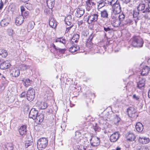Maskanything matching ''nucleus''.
I'll return each instance as SVG.
<instances>
[{
	"instance_id": "nucleus-1",
	"label": "nucleus",
	"mask_w": 150,
	"mask_h": 150,
	"mask_svg": "<svg viewBox=\"0 0 150 150\" xmlns=\"http://www.w3.org/2000/svg\"><path fill=\"white\" fill-rule=\"evenodd\" d=\"M132 45L135 47H142L144 42L142 39L139 37H133L131 40Z\"/></svg>"
},
{
	"instance_id": "nucleus-2",
	"label": "nucleus",
	"mask_w": 150,
	"mask_h": 150,
	"mask_svg": "<svg viewBox=\"0 0 150 150\" xmlns=\"http://www.w3.org/2000/svg\"><path fill=\"white\" fill-rule=\"evenodd\" d=\"M48 140L46 138H40L37 141L38 148L41 150L45 149L48 144Z\"/></svg>"
},
{
	"instance_id": "nucleus-3",
	"label": "nucleus",
	"mask_w": 150,
	"mask_h": 150,
	"mask_svg": "<svg viewBox=\"0 0 150 150\" xmlns=\"http://www.w3.org/2000/svg\"><path fill=\"white\" fill-rule=\"evenodd\" d=\"M147 1L148 2V0H143L140 2L138 6H137V9L139 12H141L142 13H144L145 11L148 10L147 7L146 8V3Z\"/></svg>"
},
{
	"instance_id": "nucleus-4",
	"label": "nucleus",
	"mask_w": 150,
	"mask_h": 150,
	"mask_svg": "<svg viewBox=\"0 0 150 150\" xmlns=\"http://www.w3.org/2000/svg\"><path fill=\"white\" fill-rule=\"evenodd\" d=\"M98 13H92L88 16V18L87 21L88 23H91L92 22H95L97 21L98 19Z\"/></svg>"
},
{
	"instance_id": "nucleus-5",
	"label": "nucleus",
	"mask_w": 150,
	"mask_h": 150,
	"mask_svg": "<svg viewBox=\"0 0 150 150\" xmlns=\"http://www.w3.org/2000/svg\"><path fill=\"white\" fill-rule=\"evenodd\" d=\"M27 100L31 101L34 99L35 96V90L32 88H30L27 91L26 93Z\"/></svg>"
},
{
	"instance_id": "nucleus-6",
	"label": "nucleus",
	"mask_w": 150,
	"mask_h": 150,
	"mask_svg": "<svg viewBox=\"0 0 150 150\" xmlns=\"http://www.w3.org/2000/svg\"><path fill=\"white\" fill-rule=\"evenodd\" d=\"M113 11L112 10V16L119 13L121 11V7L119 3L117 2L113 6ZM113 17L114 16H113Z\"/></svg>"
},
{
	"instance_id": "nucleus-7",
	"label": "nucleus",
	"mask_w": 150,
	"mask_h": 150,
	"mask_svg": "<svg viewBox=\"0 0 150 150\" xmlns=\"http://www.w3.org/2000/svg\"><path fill=\"white\" fill-rule=\"evenodd\" d=\"M127 112L128 113V116L131 117H137V115L136 114V110L133 107H130L127 109Z\"/></svg>"
},
{
	"instance_id": "nucleus-8",
	"label": "nucleus",
	"mask_w": 150,
	"mask_h": 150,
	"mask_svg": "<svg viewBox=\"0 0 150 150\" xmlns=\"http://www.w3.org/2000/svg\"><path fill=\"white\" fill-rule=\"evenodd\" d=\"M38 114V110L35 108H32L30 112L29 117L34 120V119H36L37 116Z\"/></svg>"
},
{
	"instance_id": "nucleus-9",
	"label": "nucleus",
	"mask_w": 150,
	"mask_h": 150,
	"mask_svg": "<svg viewBox=\"0 0 150 150\" xmlns=\"http://www.w3.org/2000/svg\"><path fill=\"white\" fill-rule=\"evenodd\" d=\"M86 10L88 11H89L93 8V6H95L96 4V2L94 1L93 0H87L86 1Z\"/></svg>"
},
{
	"instance_id": "nucleus-10",
	"label": "nucleus",
	"mask_w": 150,
	"mask_h": 150,
	"mask_svg": "<svg viewBox=\"0 0 150 150\" xmlns=\"http://www.w3.org/2000/svg\"><path fill=\"white\" fill-rule=\"evenodd\" d=\"M120 134L118 132H114L110 137V139L111 142H115L119 139Z\"/></svg>"
},
{
	"instance_id": "nucleus-11",
	"label": "nucleus",
	"mask_w": 150,
	"mask_h": 150,
	"mask_svg": "<svg viewBox=\"0 0 150 150\" xmlns=\"http://www.w3.org/2000/svg\"><path fill=\"white\" fill-rule=\"evenodd\" d=\"M90 142L91 145L93 146H96L100 144L99 139L97 137H94L90 139Z\"/></svg>"
},
{
	"instance_id": "nucleus-12",
	"label": "nucleus",
	"mask_w": 150,
	"mask_h": 150,
	"mask_svg": "<svg viewBox=\"0 0 150 150\" xmlns=\"http://www.w3.org/2000/svg\"><path fill=\"white\" fill-rule=\"evenodd\" d=\"M11 66L9 61H6L2 63L0 65V68L2 69H5L9 68Z\"/></svg>"
},
{
	"instance_id": "nucleus-13",
	"label": "nucleus",
	"mask_w": 150,
	"mask_h": 150,
	"mask_svg": "<svg viewBox=\"0 0 150 150\" xmlns=\"http://www.w3.org/2000/svg\"><path fill=\"white\" fill-rule=\"evenodd\" d=\"M150 71V68L146 66H144L142 69L141 75L142 76L147 75Z\"/></svg>"
},
{
	"instance_id": "nucleus-14",
	"label": "nucleus",
	"mask_w": 150,
	"mask_h": 150,
	"mask_svg": "<svg viewBox=\"0 0 150 150\" xmlns=\"http://www.w3.org/2000/svg\"><path fill=\"white\" fill-rule=\"evenodd\" d=\"M138 140L140 143L143 144H145L149 142V138L145 137H139Z\"/></svg>"
},
{
	"instance_id": "nucleus-15",
	"label": "nucleus",
	"mask_w": 150,
	"mask_h": 150,
	"mask_svg": "<svg viewBox=\"0 0 150 150\" xmlns=\"http://www.w3.org/2000/svg\"><path fill=\"white\" fill-rule=\"evenodd\" d=\"M145 79L140 78L138 82L137 83V87L139 89H141L144 87L145 85Z\"/></svg>"
},
{
	"instance_id": "nucleus-16",
	"label": "nucleus",
	"mask_w": 150,
	"mask_h": 150,
	"mask_svg": "<svg viewBox=\"0 0 150 150\" xmlns=\"http://www.w3.org/2000/svg\"><path fill=\"white\" fill-rule=\"evenodd\" d=\"M24 17L23 16H19L16 18L15 23L16 25L19 26L21 25L23 21Z\"/></svg>"
},
{
	"instance_id": "nucleus-17",
	"label": "nucleus",
	"mask_w": 150,
	"mask_h": 150,
	"mask_svg": "<svg viewBox=\"0 0 150 150\" xmlns=\"http://www.w3.org/2000/svg\"><path fill=\"white\" fill-rule=\"evenodd\" d=\"M44 118V116L43 114L40 113L38 114L37 116L36 119H34V120H35L36 122L37 123L39 124L43 121Z\"/></svg>"
},
{
	"instance_id": "nucleus-18",
	"label": "nucleus",
	"mask_w": 150,
	"mask_h": 150,
	"mask_svg": "<svg viewBox=\"0 0 150 150\" xmlns=\"http://www.w3.org/2000/svg\"><path fill=\"white\" fill-rule=\"evenodd\" d=\"M84 13V10L82 8H78L76 11V16L78 18L81 17Z\"/></svg>"
},
{
	"instance_id": "nucleus-19",
	"label": "nucleus",
	"mask_w": 150,
	"mask_h": 150,
	"mask_svg": "<svg viewBox=\"0 0 150 150\" xmlns=\"http://www.w3.org/2000/svg\"><path fill=\"white\" fill-rule=\"evenodd\" d=\"M52 47L55 50L58 54L59 53L62 54H64L66 50V49L65 48L61 49L59 47H56L55 45L54 44L52 45Z\"/></svg>"
},
{
	"instance_id": "nucleus-20",
	"label": "nucleus",
	"mask_w": 150,
	"mask_h": 150,
	"mask_svg": "<svg viewBox=\"0 0 150 150\" xmlns=\"http://www.w3.org/2000/svg\"><path fill=\"white\" fill-rule=\"evenodd\" d=\"M64 21L66 23L67 25H71L73 21V19L72 18L71 16L69 15L67 16L66 17H65L64 19Z\"/></svg>"
},
{
	"instance_id": "nucleus-21",
	"label": "nucleus",
	"mask_w": 150,
	"mask_h": 150,
	"mask_svg": "<svg viewBox=\"0 0 150 150\" xmlns=\"http://www.w3.org/2000/svg\"><path fill=\"white\" fill-rule=\"evenodd\" d=\"M27 127L25 125L21 126L19 129V132L20 135H25L27 132Z\"/></svg>"
},
{
	"instance_id": "nucleus-22",
	"label": "nucleus",
	"mask_w": 150,
	"mask_h": 150,
	"mask_svg": "<svg viewBox=\"0 0 150 150\" xmlns=\"http://www.w3.org/2000/svg\"><path fill=\"white\" fill-rule=\"evenodd\" d=\"M79 38V34H76L74 35L71 39V42L72 44L77 43L78 42V40Z\"/></svg>"
},
{
	"instance_id": "nucleus-23",
	"label": "nucleus",
	"mask_w": 150,
	"mask_h": 150,
	"mask_svg": "<svg viewBox=\"0 0 150 150\" xmlns=\"http://www.w3.org/2000/svg\"><path fill=\"white\" fill-rule=\"evenodd\" d=\"M10 21V19L8 18L4 19L1 21L0 25L2 27L7 26L9 24Z\"/></svg>"
},
{
	"instance_id": "nucleus-24",
	"label": "nucleus",
	"mask_w": 150,
	"mask_h": 150,
	"mask_svg": "<svg viewBox=\"0 0 150 150\" xmlns=\"http://www.w3.org/2000/svg\"><path fill=\"white\" fill-rule=\"evenodd\" d=\"M135 128L137 131L139 132H141L143 130L144 127L142 123L138 122L135 126Z\"/></svg>"
},
{
	"instance_id": "nucleus-25",
	"label": "nucleus",
	"mask_w": 150,
	"mask_h": 150,
	"mask_svg": "<svg viewBox=\"0 0 150 150\" xmlns=\"http://www.w3.org/2000/svg\"><path fill=\"white\" fill-rule=\"evenodd\" d=\"M47 5L48 8L52 9L54 7L55 3V0H46Z\"/></svg>"
},
{
	"instance_id": "nucleus-26",
	"label": "nucleus",
	"mask_w": 150,
	"mask_h": 150,
	"mask_svg": "<svg viewBox=\"0 0 150 150\" xmlns=\"http://www.w3.org/2000/svg\"><path fill=\"white\" fill-rule=\"evenodd\" d=\"M121 24V22L120 20L117 19H114L111 23L112 25L115 27H118Z\"/></svg>"
},
{
	"instance_id": "nucleus-27",
	"label": "nucleus",
	"mask_w": 150,
	"mask_h": 150,
	"mask_svg": "<svg viewBox=\"0 0 150 150\" xmlns=\"http://www.w3.org/2000/svg\"><path fill=\"white\" fill-rule=\"evenodd\" d=\"M100 16L101 17L107 18L108 17V13L106 10L104 9L100 12Z\"/></svg>"
},
{
	"instance_id": "nucleus-28",
	"label": "nucleus",
	"mask_w": 150,
	"mask_h": 150,
	"mask_svg": "<svg viewBox=\"0 0 150 150\" xmlns=\"http://www.w3.org/2000/svg\"><path fill=\"white\" fill-rule=\"evenodd\" d=\"M74 44L75 45L71 47L69 50V51L71 52H74L78 50H79L80 49V47L79 46L76 45V44Z\"/></svg>"
},
{
	"instance_id": "nucleus-29",
	"label": "nucleus",
	"mask_w": 150,
	"mask_h": 150,
	"mask_svg": "<svg viewBox=\"0 0 150 150\" xmlns=\"http://www.w3.org/2000/svg\"><path fill=\"white\" fill-rule=\"evenodd\" d=\"M20 74V72L19 69H14L12 70L11 74L13 76L17 77L19 76Z\"/></svg>"
},
{
	"instance_id": "nucleus-30",
	"label": "nucleus",
	"mask_w": 150,
	"mask_h": 150,
	"mask_svg": "<svg viewBox=\"0 0 150 150\" xmlns=\"http://www.w3.org/2000/svg\"><path fill=\"white\" fill-rule=\"evenodd\" d=\"M13 149V147L12 143H8L6 144L4 148L5 150H12Z\"/></svg>"
},
{
	"instance_id": "nucleus-31",
	"label": "nucleus",
	"mask_w": 150,
	"mask_h": 150,
	"mask_svg": "<svg viewBox=\"0 0 150 150\" xmlns=\"http://www.w3.org/2000/svg\"><path fill=\"white\" fill-rule=\"evenodd\" d=\"M128 140L130 141H134L135 139V136L134 134L132 133H130L128 134L127 137Z\"/></svg>"
},
{
	"instance_id": "nucleus-32",
	"label": "nucleus",
	"mask_w": 150,
	"mask_h": 150,
	"mask_svg": "<svg viewBox=\"0 0 150 150\" xmlns=\"http://www.w3.org/2000/svg\"><path fill=\"white\" fill-rule=\"evenodd\" d=\"M49 25L52 28H55L56 24L55 23V21L53 18H51L49 21Z\"/></svg>"
},
{
	"instance_id": "nucleus-33",
	"label": "nucleus",
	"mask_w": 150,
	"mask_h": 150,
	"mask_svg": "<svg viewBox=\"0 0 150 150\" xmlns=\"http://www.w3.org/2000/svg\"><path fill=\"white\" fill-rule=\"evenodd\" d=\"M0 55L3 57H6L7 55V52L6 50L0 48Z\"/></svg>"
},
{
	"instance_id": "nucleus-34",
	"label": "nucleus",
	"mask_w": 150,
	"mask_h": 150,
	"mask_svg": "<svg viewBox=\"0 0 150 150\" xmlns=\"http://www.w3.org/2000/svg\"><path fill=\"white\" fill-rule=\"evenodd\" d=\"M40 108L41 109H46L47 107V104L44 102L40 103Z\"/></svg>"
},
{
	"instance_id": "nucleus-35",
	"label": "nucleus",
	"mask_w": 150,
	"mask_h": 150,
	"mask_svg": "<svg viewBox=\"0 0 150 150\" xmlns=\"http://www.w3.org/2000/svg\"><path fill=\"white\" fill-rule=\"evenodd\" d=\"M32 81L29 79H26L25 80L24 83V85L26 87L30 86L31 83Z\"/></svg>"
},
{
	"instance_id": "nucleus-36",
	"label": "nucleus",
	"mask_w": 150,
	"mask_h": 150,
	"mask_svg": "<svg viewBox=\"0 0 150 150\" xmlns=\"http://www.w3.org/2000/svg\"><path fill=\"white\" fill-rule=\"evenodd\" d=\"M145 12L144 13H145V14L144 16L145 18L150 19V10L148 8V10H147L146 11H145Z\"/></svg>"
},
{
	"instance_id": "nucleus-37",
	"label": "nucleus",
	"mask_w": 150,
	"mask_h": 150,
	"mask_svg": "<svg viewBox=\"0 0 150 150\" xmlns=\"http://www.w3.org/2000/svg\"><path fill=\"white\" fill-rule=\"evenodd\" d=\"M59 42L60 43H61L63 44L65 43V40L63 38H57L55 40V42Z\"/></svg>"
},
{
	"instance_id": "nucleus-38",
	"label": "nucleus",
	"mask_w": 150,
	"mask_h": 150,
	"mask_svg": "<svg viewBox=\"0 0 150 150\" xmlns=\"http://www.w3.org/2000/svg\"><path fill=\"white\" fill-rule=\"evenodd\" d=\"M30 68L28 66H27L25 64H23L21 65L20 67L21 70L22 71H24Z\"/></svg>"
},
{
	"instance_id": "nucleus-39",
	"label": "nucleus",
	"mask_w": 150,
	"mask_h": 150,
	"mask_svg": "<svg viewBox=\"0 0 150 150\" xmlns=\"http://www.w3.org/2000/svg\"><path fill=\"white\" fill-rule=\"evenodd\" d=\"M119 20H120V22L123 21L125 18V16L123 14H120L119 16Z\"/></svg>"
},
{
	"instance_id": "nucleus-40",
	"label": "nucleus",
	"mask_w": 150,
	"mask_h": 150,
	"mask_svg": "<svg viewBox=\"0 0 150 150\" xmlns=\"http://www.w3.org/2000/svg\"><path fill=\"white\" fill-rule=\"evenodd\" d=\"M32 144V142L31 141H27L25 143V146L27 148L28 146L30 145H31Z\"/></svg>"
},
{
	"instance_id": "nucleus-41",
	"label": "nucleus",
	"mask_w": 150,
	"mask_h": 150,
	"mask_svg": "<svg viewBox=\"0 0 150 150\" xmlns=\"http://www.w3.org/2000/svg\"><path fill=\"white\" fill-rule=\"evenodd\" d=\"M125 22V24H129V25L132 24L133 23L132 21L129 19L126 20Z\"/></svg>"
},
{
	"instance_id": "nucleus-42",
	"label": "nucleus",
	"mask_w": 150,
	"mask_h": 150,
	"mask_svg": "<svg viewBox=\"0 0 150 150\" xmlns=\"http://www.w3.org/2000/svg\"><path fill=\"white\" fill-rule=\"evenodd\" d=\"M8 83V81L4 79L2 81L1 84L2 86H6Z\"/></svg>"
},
{
	"instance_id": "nucleus-43",
	"label": "nucleus",
	"mask_w": 150,
	"mask_h": 150,
	"mask_svg": "<svg viewBox=\"0 0 150 150\" xmlns=\"http://www.w3.org/2000/svg\"><path fill=\"white\" fill-rule=\"evenodd\" d=\"M88 34V32L87 31H83L81 32V35L82 36L84 37H86L87 36Z\"/></svg>"
},
{
	"instance_id": "nucleus-44",
	"label": "nucleus",
	"mask_w": 150,
	"mask_h": 150,
	"mask_svg": "<svg viewBox=\"0 0 150 150\" xmlns=\"http://www.w3.org/2000/svg\"><path fill=\"white\" fill-rule=\"evenodd\" d=\"M33 24H34V22L30 23L29 24L28 27L31 30L34 27Z\"/></svg>"
},
{
	"instance_id": "nucleus-45",
	"label": "nucleus",
	"mask_w": 150,
	"mask_h": 150,
	"mask_svg": "<svg viewBox=\"0 0 150 150\" xmlns=\"http://www.w3.org/2000/svg\"><path fill=\"white\" fill-rule=\"evenodd\" d=\"M139 12H137L136 11H134V13L133 14V16L134 18L137 17L138 15L139 14Z\"/></svg>"
},
{
	"instance_id": "nucleus-46",
	"label": "nucleus",
	"mask_w": 150,
	"mask_h": 150,
	"mask_svg": "<svg viewBox=\"0 0 150 150\" xmlns=\"http://www.w3.org/2000/svg\"><path fill=\"white\" fill-rule=\"evenodd\" d=\"M133 98L137 101H139V97L138 96H137L135 94H134L133 96Z\"/></svg>"
},
{
	"instance_id": "nucleus-47",
	"label": "nucleus",
	"mask_w": 150,
	"mask_h": 150,
	"mask_svg": "<svg viewBox=\"0 0 150 150\" xmlns=\"http://www.w3.org/2000/svg\"><path fill=\"white\" fill-rule=\"evenodd\" d=\"M111 5H114L115 4H116V2H117V3H119V2L117 1V0H111Z\"/></svg>"
},
{
	"instance_id": "nucleus-48",
	"label": "nucleus",
	"mask_w": 150,
	"mask_h": 150,
	"mask_svg": "<svg viewBox=\"0 0 150 150\" xmlns=\"http://www.w3.org/2000/svg\"><path fill=\"white\" fill-rule=\"evenodd\" d=\"M104 30L106 32H108V31H110L111 30L110 28L109 27H106L104 26L103 27Z\"/></svg>"
},
{
	"instance_id": "nucleus-49",
	"label": "nucleus",
	"mask_w": 150,
	"mask_h": 150,
	"mask_svg": "<svg viewBox=\"0 0 150 150\" xmlns=\"http://www.w3.org/2000/svg\"><path fill=\"white\" fill-rule=\"evenodd\" d=\"M111 0H104V4H110L111 5Z\"/></svg>"
},
{
	"instance_id": "nucleus-50",
	"label": "nucleus",
	"mask_w": 150,
	"mask_h": 150,
	"mask_svg": "<svg viewBox=\"0 0 150 150\" xmlns=\"http://www.w3.org/2000/svg\"><path fill=\"white\" fill-rule=\"evenodd\" d=\"M138 150H149V149L147 147L144 146L141 147Z\"/></svg>"
},
{
	"instance_id": "nucleus-51",
	"label": "nucleus",
	"mask_w": 150,
	"mask_h": 150,
	"mask_svg": "<svg viewBox=\"0 0 150 150\" xmlns=\"http://www.w3.org/2000/svg\"><path fill=\"white\" fill-rule=\"evenodd\" d=\"M98 5H100L102 4H104V0H100L99 1L98 3Z\"/></svg>"
},
{
	"instance_id": "nucleus-52",
	"label": "nucleus",
	"mask_w": 150,
	"mask_h": 150,
	"mask_svg": "<svg viewBox=\"0 0 150 150\" xmlns=\"http://www.w3.org/2000/svg\"><path fill=\"white\" fill-rule=\"evenodd\" d=\"M94 36V35L93 34H91L89 36V37L88 38V39L90 40H91L93 38Z\"/></svg>"
},
{
	"instance_id": "nucleus-53",
	"label": "nucleus",
	"mask_w": 150,
	"mask_h": 150,
	"mask_svg": "<svg viewBox=\"0 0 150 150\" xmlns=\"http://www.w3.org/2000/svg\"><path fill=\"white\" fill-rule=\"evenodd\" d=\"M4 3L1 1L0 4V10H1L3 8Z\"/></svg>"
},
{
	"instance_id": "nucleus-54",
	"label": "nucleus",
	"mask_w": 150,
	"mask_h": 150,
	"mask_svg": "<svg viewBox=\"0 0 150 150\" xmlns=\"http://www.w3.org/2000/svg\"><path fill=\"white\" fill-rule=\"evenodd\" d=\"M26 94V93L25 92H23L21 94V96L20 97L21 98H23L24 97Z\"/></svg>"
},
{
	"instance_id": "nucleus-55",
	"label": "nucleus",
	"mask_w": 150,
	"mask_h": 150,
	"mask_svg": "<svg viewBox=\"0 0 150 150\" xmlns=\"http://www.w3.org/2000/svg\"><path fill=\"white\" fill-rule=\"evenodd\" d=\"M83 21L82 20L78 21L77 23L79 26L83 24Z\"/></svg>"
},
{
	"instance_id": "nucleus-56",
	"label": "nucleus",
	"mask_w": 150,
	"mask_h": 150,
	"mask_svg": "<svg viewBox=\"0 0 150 150\" xmlns=\"http://www.w3.org/2000/svg\"><path fill=\"white\" fill-rule=\"evenodd\" d=\"M24 15V16H25L26 18H27L28 16L29 13L28 12H25Z\"/></svg>"
},
{
	"instance_id": "nucleus-57",
	"label": "nucleus",
	"mask_w": 150,
	"mask_h": 150,
	"mask_svg": "<svg viewBox=\"0 0 150 150\" xmlns=\"http://www.w3.org/2000/svg\"><path fill=\"white\" fill-rule=\"evenodd\" d=\"M21 13H22V12L24 11H25V8H24V7L23 6H22L21 7Z\"/></svg>"
},
{
	"instance_id": "nucleus-58",
	"label": "nucleus",
	"mask_w": 150,
	"mask_h": 150,
	"mask_svg": "<svg viewBox=\"0 0 150 150\" xmlns=\"http://www.w3.org/2000/svg\"><path fill=\"white\" fill-rule=\"evenodd\" d=\"M105 5L104 4H102V5H98V8L100 9L102 8V7L104 6Z\"/></svg>"
},
{
	"instance_id": "nucleus-59",
	"label": "nucleus",
	"mask_w": 150,
	"mask_h": 150,
	"mask_svg": "<svg viewBox=\"0 0 150 150\" xmlns=\"http://www.w3.org/2000/svg\"><path fill=\"white\" fill-rule=\"evenodd\" d=\"M73 25H72L70 26L67 28L66 31H67V30L68 31H69L70 30V29L71 28L73 27Z\"/></svg>"
},
{
	"instance_id": "nucleus-60",
	"label": "nucleus",
	"mask_w": 150,
	"mask_h": 150,
	"mask_svg": "<svg viewBox=\"0 0 150 150\" xmlns=\"http://www.w3.org/2000/svg\"><path fill=\"white\" fill-rule=\"evenodd\" d=\"M147 3H148V8H150V0L149 1V0H148V2H147Z\"/></svg>"
},
{
	"instance_id": "nucleus-61",
	"label": "nucleus",
	"mask_w": 150,
	"mask_h": 150,
	"mask_svg": "<svg viewBox=\"0 0 150 150\" xmlns=\"http://www.w3.org/2000/svg\"><path fill=\"white\" fill-rule=\"evenodd\" d=\"M148 96L150 98V89L149 90L148 93Z\"/></svg>"
},
{
	"instance_id": "nucleus-62",
	"label": "nucleus",
	"mask_w": 150,
	"mask_h": 150,
	"mask_svg": "<svg viewBox=\"0 0 150 150\" xmlns=\"http://www.w3.org/2000/svg\"><path fill=\"white\" fill-rule=\"evenodd\" d=\"M77 134H78L79 135H81L80 133L78 132H76V135Z\"/></svg>"
},
{
	"instance_id": "nucleus-63",
	"label": "nucleus",
	"mask_w": 150,
	"mask_h": 150,
	"mask_svg": "<svg viewBox=\"0 0 150 150\" xmlns=\"http://www.w3.org/2000/svg\"><path fill=\"white\" fill-rule=\"evenodd\" d=\"M130 0H125V1L126 4H127V3L129 2Z\"/></svg>"
},
{
	"instance_id": "nucleus-64",
	"label": "nucleus",
	"mask_w": 150,
	"mask_h": 150,
	"mask_svg": "<svg viewBox=\"0 0 150 150\" xmlns=\"http://www.w3.org/2000/svg\"><path fill=\"white\" fill-rule=\"evenodd\" d=\"M116 150H121V148L117 147L116 149Z\"/></svg>"
}]
</instances>
